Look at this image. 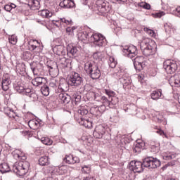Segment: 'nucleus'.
<instances>
[{"label":"nucleus","mask_w":180,"mask_h":180,"mask_svg":"<svg viewBox=\"0 0 180 180\" xmlns=\"http://www.w3.org/2000/svg\"><path fill=\"white\" fill-rule=\"evenodd\" d=\"M143 165L146 168L155 169L161 165V162L160 160L153 157L146 158L143 160V163H141V162H136V172H143Z\"/></svg>","instance_id":"f257e3e1"},{"label":"nucleus","mask_w":180,"mask_h":180,"mask_svg":"<svg viewBox=\"0 0 180 180\" xmlns=\"http://www.w3.org/2000/svg\"><path fill=\"white\" fill-rule=\"evenodd\" d=\"M84 71L92 79H99L102 75L98 63L95 61L86 62L84 64Z\"/></svg>","instance_id":"f03ea898"},{"label":"nucleus","mask_w":180,"mask_h":180,"mask_svg":"<svg viewBox=\"0 0 180 180\" xmlns=\"http://www.w3.org/2000/svg\"><path fill=\"white\" fill-rule=\"evenodd\" d=\"M152 44L153 40L148 38H146L140 42V49L143 56H146V57L154 56V54H155V49H154V46H153Z\"/></svg>","instance_id":"7ed1b4c3"},{"label":"nucleus","mask_w":180,"mask_h":180,"mask_svg":"<svg viewBox=\"0 0 180 180\" xmlns=\"http://www.w3.org/2000/svg\"><path fill=\"white\" fill-rule=\"evenodd\" d=\"M30 163L27 161L16 162L13 166V171L19 176H24L29 172Z\"/></svg>","instance_id":"20e7f679"},{"label":"nucleus","mask_w":180,"mask_h":180,"mask_svg":"<svg viewBox=\"0 0 180 180\" xmlns=\"http://www.w3.org/2000/svg\"><path fill=\"white\" fill-rule=\"evenodd\" d=\"M68 85L67 82H65L63 84H60L58 86V91H60V94L58 95V99L62 103H65V105H67L68 103H70L71 101V96L68 95L67 93H65V91L68 89L65 86Z\"/></svg>","instance_id":"39448f33"},{"label":"nucleus","mask_w":180,"mask_h":180,"mask_svg":"<svg viewBox=\"0 0 180 180\" xmlns=\"http://www.w3.org/2000/svg\"><path fill=\"white\" fill-rule=\"evenodd\" d=\"M89 43H93L96 47H102L106 43V38L101 34H92L89 39Z\"/></svg>","instance_id":"423d86ee"},{"label":"nucleus","mask_w":180,"mask_h":180,"mask_svg":"<svg viewBox=\"0 0 180 180\" xmlns=\"http://www.w3.org/2000/svg\"><path fill=\"white\" fill-rule=\"evenodd\" d=\"M68 85L70 86H79L82 84V77L77 72H74L68 80Z\"/></svg>","instance_id":"0eeeda50"},{"label":"nucleus","mask_w":180,"mask_h":180,"mask_svg":"<svg viewBox=\"0 0 180 180\" xmlns=\"http://www.w3.org/2000/svg\"><path fill=\"white\" fill-rule=\"evenodd\" d=\"M96 5L98 8V11L101 13H107L110 11V6H109V2L105 1V0H97Z\"/></svg>","instance_id":"6e6552de"},{"label":"nucleus","mask_w":180,"mask_h":180,"mask_svg":"<svg viewBox=\"0 0 180 180\" xmlns=\"http://www.w3.org/2000/svg\"><path fill=\"white\" fill-rule=\"evenodd\" d=\"M163 67L167 74H174V72H175L178 69V65H176L175 62H172L171 60L165 61Z\"/></svg>","instance_id":"1a4fd4ad"},{"label":"nucleus","mask_w":180,"mask_h":180,"mask_svg":"<svg viewBox=\"0 0 180 180\" xmlns=\"http://www.w3.org/2000/svg\"><path fill=\"white\" fill-rule=\"evenodd\" d=\"M108 127H105L102 124H99L97 127H96L95 130L93 133L94 137L95 139H102L103 137V135L106 134V131H108Z\"/></svg>","instance_id":"9d476101"},{"label":"nucleus","mask_w":180,"mask_h":180,"mask_svg":"<svg viewBox=\"0 0 180 180\" xmlns=\"http://www.w3.org/2000/svg\"><path fill=\"white\" fill-rule=\"evenodd\" d=\"M75 119L79 124L84 126L86 129H91V127H92V121L89 120V119L85 120L82 117L77 118V115H75Z\"/></svg>","instance_id":"9b49d317"},{"label":"nucleus","mask_w":180,"mask_h":180,"mask_svg":"<svg viewBox=\"0 0 180 180\" xmlns=\"http://www.w3.org/2000/svg\"><path fill=\"white\" fill-rule=\"evenodd\" d=\"M11 82H12L9 78V75H6L3 76L2 82H1V88L3 91H8V89H9V86H11Z\"/></svg>","instance_id":"f8f14e48"},{"label":"nucleus","mask_w":180,"mask_h":180,"mask_svg":"<svg viewBox=\"0 0 180 180\" xmlns=\"http://www.w3.org/2000/svg\"><path fill=\"white\" fill-rule=\"evenodd\" d=\"M169 84L171 86H176L179 88L180 86V75H174L172 76L169 79Z\"/></svg>","instance_id":"ddd939ff"},{"label":"nucleus","mask_w":180,"mask_h":180,"mask_svg":"<svg viewBox=\"0 0 180 180\" xmlns=\"http://www.w3.org/2000/svg\"><path fill=\"white\" fill-rule=\"evenodd\" d=\"M78 53V49H77V46H74L71 44H68L67 46V55L70 58H72V57H75V55Z\"/></svg>","instance_id":"4468645a"},{"label":"nucleus","mask_w":180,"mask_h":180,"mask_svg":"<svg viewBox=\"0 0 180 180\" xmlns=\"http://www.w3.org/2000/svg\"><path fill=\"white\" fill-rule=\"evenodd\" d=\"M59 6L63 9H70V8H74L75 4L72 0H63L60 3Z\"/></svg>","instance_id":"2eb2a0df"},{"label":"nucleus","mask_w":180,"mask_h":180,"mask_svg":"<svg viewBox=\"0 0 180 180\" xmlns=\"http://www.w3.org/2000/svg\"><path fill=\"white\" fill-rule=\"evenodd\" d=\"M30 67L34 75H39L41 72V64L34 62L30 64Z\"/></svg>","instance_id":"dca6fc26"},{"label":"nucleus","mask_w":180,"mask_h":180,"mask_svg":"<svg viewBox=\"0 0 180 180\" xmlns=\"http://www.w3.org/2000/svg\"><path fill=\"white\" fill-rule=\"evenodd\" d=\"M58 64L61 68H67L70 64L69 60L64 56H60L58 58Z\"/></svg>","instance_id":"f3484780"},{"label":"nucleus","mask_w":180,"mask_h":180,"mask_svg":"<svg viewBox=\"0 0 180 180\" xmlns=\"http://www.w3.org/2000/svg\"><path fill=\"white\" fill-rule=\"evenodd\" d=\"M91 36H92V34H89L86 32L79 33V40H82V41H84L85 43H88V41L89 43Z\"/></svg>","instance_id":"a211bd4d"},{"label":"nucleus","mask_w":180,"mask_h":180,"mask_svg":"<svg viewBox=\"0 0 180 180\" xmlns=\"http://www.w3.org/2000/svg\"><path fill=\"white\" fill-rule=\"evenodd\" d=\"M22 94L24 95H26L27 96H29V98H30L32 101H34V99H36V97L37 96V95H36L33 90H32V89L30 88H25Z\"/></svg>","instance_id":"6ab92c4d"},{"label":"nucleus","mask_w":180,"mask_h":180,"mask_svg":"<svg viewBox=\"0 0 180 180\" xmlns=\"http://www.w3.org/2000/svg\"><path fill=\"white\" fill-rule=\"evenodd\" d=\"M146 143L141 139H137L136 143V153H141V150H144Z\"/></svg>","instance_id":"aec40b11"},{"label":"nucleus","mask_w":180,"mask_h":180,"mask_svg":"<svg viewBox=\"0 0 180 180\" xmlns=\"http://www.w3.org/2000/svg\"><path fill=\"white\" fill-rule=\"evenodd\" d=\"M38 15L42 18H51L53 16V13L47 9L41 10L38 12Z\"/></svg>","instance_id":"412c9836"},{"label":"nucleus","mask_w":180,"mask_h":180,"mask_svg":"<svg viewBox=\"0 0 180 180\" xmlns=\"http://www.w3.org/2000/svg\"><path fill=\"white\" fill-rule=\"evenodd\" d=\"M28 125L30 129H32V130H36L40 127V123L36 120H30L28 122Z\"/></svg>","instance_id":"4be33fe9"},{"label":"nucleus","mask_w":180,"mask_h":180,"mask_svg":"<svg viewBox=\"0 0 180 180\" xmlns=\"http://www.w3.org/2000/svg\"><path fill=\"white\" fill-rule=\"evenodd\" d=\"M89 111L86 108H84V107H80L79 109L77 110V115H75L77 116V119H79V117H82V116H86V115H88Z\"/></svg>","instance_id":"5701e85b"},{"label":"nucleus","mask_w":180,"mask_h":180,"mask_svg":"<svg viewBox=\"0 0 180 180\" xmlns=\"http://www.w3.org/2000/svg\"><path fill=\"white\" fill-rule=\"evenodd\" d=\"M125 74L127 73H124V70L120 68L118 70L113 73L112 76L117 79H120V78L124 77Z\"/></svg>","instance_id":"b1692460"},{"label":"nucleus","mask_w":180,"mask_h":180,"mask_svg":"<svg viewBox=\"0 0 180 180\" xmlns=\"http://www.w3.org/2000/svg\"><path fill=\"white\" fill-rule=\"evenodd\" d=\"M11 171V167L8 163H1L0 165V172L1 174H6V172H9Z\"/></svg>","instance_id":"393cba45"},{"label":"nucleus","mask_w":180,"mask_h":180,"mask_svg":"<svg viewBox=\"0 0 180 180\" xmlns=\"http://www.w3.org/2000/svg\"><path fill=\"white\" fill-rule=\"evenodd\" d=\"M31 6V9L32 11H38V9H40V1L39 0H32L31 4H30Z\"/></svg>","instance_id":"a878e982"},{"label":"nucleus","mask_w":180,"mask_h":180,"mask_svg":"<svg viewBox=\"0 0 180 180\" xmlns=\"http://www.w3.org/2000/svg\"><path fill=\"white\" fill-rule=\"evenodd\" d=\"M161 95H162V93H161V91L160 90H155L152 92L150 94L151 98L153 99V101H157L161 98Z\"/></svg>","instance_id":"bb28decb"},{"label":"nucleus","mask_w":180,"mask_h":180,"mask_svg":"<svg viewBox=\"0 0 180 180\" xmlns=\"http://www.w3.org/2000/svg\"><path fill=\"white\" fill-rule=\"evenodd\" d=\"M127 56L132 60L134 67L136 68V47L132 49L131 52L127 53Z\"/></svg>","instance_id":"cd10ccee"},{"label":"nucleus","mask_w":180,"mask_h":180,"mask_svg":"<svg viewBox=\"0 0 180 180\" xmlns=\"http://www.w3.org/2000/svg\"><path fill=\"white\" fill-rule=\"evenodd\" d=\"M56 54L57 56H60V57H63V56H65V48L63 46H58L56 47Z\"/></svg>","instance_id":"c85d7f7f"},{"label":"nucleus","mask_w":180,"mask_h":180,"mask_svg":"<svg viewBox=\"0 0 180 180\" xmlns=\"http://www.w3.org/2000/svg\"><path fill=\"white\" fill-rule=\"evenodd\" d=\"M39 164L42 167L44 165H49V157L47 155L41 157L39 160Z\"/></svg>","instance_id":"c756f323"},{"label":"nucleus","mask_w":180,"mask_h":180,"mask_svg":"<svg viewBox=\"0 0 180 180\" xmlns=\"http://www.w3.org/2000/svg\"><path fill=\"white\" fill-rule=\"evenodd\" d=\"M32 84L34 86H39L43 84V77H36L32 80Z\"/></svg>","instance_id":"7c9ffc66"},{"label":"nucleus","mask_w":180,"mask_h":180,"mask_svg":"<svg viewBox=\"0 0 180 180\" xmlns=\"http://www.w3.org/2000/svg\"><path fill=\"white\" fill-rule=\"evenodd\" d=\"M106 108H108L106 105H101L98 108H96V116H101V113H103L105 110H106Z\"/></svg>","instance_id":"2f4dec72"},{"label":"nucleus","mask_w":180,"mask_h":180,"mask_svg":"<svg viewBox=\"0 0 180 180\" xmlns=\"http://www.w3.org/2000/svg\"><path fill=\"white\" fill-rule=\"evenodd\" d=\"M120 83L123 84V85H129L131 84L130 77H127V73L125 74L122 78L120 79Z\"/></svg>","instance_id":"473e14b6"},{"label":"nucleus","mask_w":180,"mask_h":180,"mask_svg":"<svg viewBox=\"0 0 180 180\" xmlns=\"http://www.w3.org/2000/svg\"><path fill=\"white\" fill-rule=\"evenodd\" d=\"M41 92L44 96H49L50 95V88L47 85H44L41 88Z\"/></svg>","instance_id":"72a5a7b5"},{"label":"nucleus","mask_w":180,"mask_h":180,"mask_svg":"<svg viewBox=\"0 0 180 180\" xmlns=\"http://www.w3.org/2000/svg\"><path fill=\"white\" fill-rule=\"evenodd\" d=\"M108 65L111 68H115L117 65V61L115 60V57L110 56L108 59Z\"/></svg>","instance_id":"f704fd0d"},{"label":"nucleus","mask_w":180,"mask_h":180,"mask_svg":"<svg viewBox=\"0 0 180 180\" xmlns=\"http://www.w3.org/2000/svg\"><path fill=\"white\" fill-rule=\"evenodd\" d=\"M100 102L104 105V106H107V108H110V100L108 99L105 96H102L101 100Z\"/></svg>","instance_id":"c9c22d12"},{"label":"nucleus","mask_w":180,"mask_h":180,"mask_svg":"<svg viewBox=\"0 0 180 180\" xmlns=\"http://www.w3.org/2000/svg\"><path fill=\"white\" fill-rule=\"evenodd\" d=\"M138 6L140 8H143V9H147L148 11L151 9V5L146 2H141L138 4Z\"/></svg>","instance_id":"e433bc0d"},{"label":"nucleus","mask_w":180,"mask_h":180,"mask_svg":"<svg viewBox=\"0 0 180 180\" xmlns=\"http://www.w3.org/2000/svg\"><path fill=\"white\" fill-rule=\"evenodd\" d=\"M41 143L45 144V146H51L53 144V141L49 138H41Z\"/></svg>","instance_id":"4c0bfd02"},{"label":"nucleus","mask_w":180,"mask_h":180,"mask_svg":"<svg viewBox=\"0 0 180 180\" xmlns=\"http://www.w3.org/2000/svg\"><path fill=\"white\" fill-rule=\"evenodd\" d=\"M150 151L151 153H158L160 151V144L151 145Z\"/></svg>","instance_id":"58836bf2"},{"label":"nucleus","mask_w":180,"mask_h":180,"mask_svg":"<svg viewBox=\"0 0 180 180\" xmlns=\"http://www.w3.org/2000/svg\"><path fill=\"white\" fill-rule=\"evenodd\" d=\"M8 40L11 44L15 45L16 43H18V37H16L15 34H13L8 38Z\"/></svg>","instance_id":"ea45409f"},{"label":"nucleus","mask_w":180,"mask_h":180,"mask_svg":"<svg viewBox=\"0 0 180 180\" xmlns=\"http://www.w3.org/2000/svg\"><path fill=\"white\" fill-rule=\"evenodd\" d=\"M129 169H130V171H132L134 174H136V172H134V170L136 169V160H132L131 162H130L129 165Z\"/></svg>","instance_id":"a19ab883"},{"label":"nucleus","mask_w":180,"mask_h":180,"mask_svg":"<svg viewBox=\"0 0 180 180\" xmlns=\"http://www.w3.org/2000/svg\"><path fill=\"white\" fill-rule=\"evenodd\" d=\"M136 46H126L123 49V52L125 53V54H129V53H131V51H133V49Z\"/></svg>","instance_id":"79ce46f5"},{"label":"nucleus","mask_w":180,"mask_h":180,"mask_svg":"<svg viewBox=\"0 0 180 180\" xmlns=\"http://www.w3.org/2000/svg\"><path fill=\"white\" fill-rule=\"evenodd\" d=\"M110 108H112V106L116 105L117 103H119V98L114 96L111 98V100H110Z\"/></svg>","instance_id":"37998d69"},{"label":"nucleus","mask_w":180,"mask_h":180,"mask_svg":"<svg viewBox=\"0 0 180 180\" xmlns=\"http://www.w3.org/2000/svg\"><path fill=\"white\" fill-rule=\"evenodd\" d=\"M105 94L108 95L109 98H113L115 97V95H116V93H115V91L110 89H105Z\"/></svg>","instance_id":"c03bdc74"},{"label":"nucleus","mask_w":180,"mask_h":180,"mask_svg":"<svg viewBox=\"0 0 180 180\" xmlns=\"http://www.w3.org/2000/svg\"><path fill=\"white\" fill-rule=\"evenodd\" d=\"M94 60H101L102 58V52H96L93 53Z\"/></svg>","instance_id":"a18cd8bd"},{"label":"nucleus","mask_w":180,"mask_h":180,"mask_svg":"<svg viewBox=\"0 0 180 180\" xmlns=\"http://www.w3.org/2000/svg\"><path fill=\"white\" fill-rule=\"evenodd\" d=\"M144 31L146 32V33H148V34L150 36V37H155V32L153 30L145 28Z\"/></svg>","instance_id":"49530a36"},{"label":"nucleus","mask_w":180,"mask_h":180,"mask_svg":"<svg viewBox=\"0 0 180 180\" xmlns=\"http://www.w3.org/2000/svg\"><path fill=\"white\" fill-rule=\"evenodd\" d=\"M82 172H83V174H89V172H91V166H84L82 168Z\"/></svg>","instance_id":"de8ad7c7"},{"label":"nucleus","mask_w":180,"mask_h":180,"mask_svg":"<svg viewBox=\"0 0 180 180\" xmlns=\"http://www.w3.org/2000/svg\"><path fill=\"white\" fill-rule=\"evenodd\" d=\"M64 161H65L67 164H72V155H66L64 158Z\"/></svg>","instance_id":"09e8293b"},{"label":"nucleus","mask_w":180,"mask_h":180,"mask_svg":"<svg viewBox=\"0 0 180 180\" xmlns=\"http://www.w3.org/2000/svg\"><path fill=\"white\" fill-rule=\"evenodd\" d=\"M143 67H145L144 63L138 61V64H136V70L138 71H141Z\"/></svg>","instance_id":"8fccbe9b"},{"label":"nucleus","mask_w":180,"mask_h":180,"mask_svg":"<svg viewBox=\"0 0 180 180\" xmlns=\"http://www.w3.org/2000/svg\"><path fill=\"white\" fill-rule=\"evenodd\" d=\"M15 89H16L17 92H18L19 94H23V92L25 91V87L20 84L15 87Z\"/></svg>","instance_id":"3c124183"},{"label":"nucleus","mask_w":180,"mask_h":180,"mask_svg":"<svg viewBox=\"0 0 180 180\" xmlns=\"http://www.w3.org/2000/svg\"><path fill=\"white\" fill-rule=\"evenodd\" d=\"M164 15H165V13H164V11H159V12L153 14V16H154V18H162V16H164Z\"/></svg>","instance_id":"603ef678"},{"label":"nucleus","mask_w":180,"mask_h":180,"mask_svg":"<svg viewBox=\"0 0 180 180\" xmlns=\"http://www.w3.org/2000/svg\"><path fill=\"white\" fill-rule=\"evenodd\" d=\"M72 101H75V105H77V103H79L81 101V96H73Z\"/></svg>","instance_id":"864d4df0"},{"label":"nucleus","mask_w":180,"mask_h":180,"mask_svg":"<svg viewBox=\"0 0 180 180\" xmlns=\"http://www.w3.org/2000/svg\"><path fill=\"white\" fill-rule=\"evenodd\" d=\"M60 22H62V23H65V25H72V20H67L65 18H60Z\"/></svg>","instance_id":"5fc2aeb1"},{"label":"nucleus","mask_w":180,"mask_h":180,"mask_svg":"<svg viewBox=\"0 0 180 180\" xmlns=\"http://www.w3.org/2000/svg\"><path fill=\"white\" fill-rule=\"evenodd\" d=\"M94 99L96 101V102H101V100L102 99V96L99 95V94H94Z\"/></svg>","instance_id":"6e6d98bb"},{"label":"nucleus","mask_w":180,"mask_h":180,"mask_svg":"<svg viewBox=\"0 0 180 180\" xmlns=\"http://www.w3.org/2000/svg\"><path fill=\"white\" fill-rule=\"evenodd\" d=\"M72 164H78L79 162V158L77 156H72Z\"/></svg>","instance_id":"4d7b16f0"},{"label":"nucleus","mask_w":180,"mask_h":180,"mask_svg":"<svg viewBox=\"0 0 180 180\" xmlns=\"http://www.w3.org/2000/svg\"><path fill=\"white\" fill-rule=\"evenodd\" d=\"M61 20L58 21H53V24L54 25V26H56V27H60V26H61Z\"/></svg>","instance_id":"13d9d810"},{"label":"nucleus","mask_w":180,"mask_h":180,"mask_svg":"<svg viewBox=\"0 0 180 180\" xmlns=\"http://www.w3.org/2000/svg\"><path fill=\"white\" fill-rule=\"evenodd\" d=\"M13 157L15 160H20V154L18 153V152L13 153Z\"/></svg>","instance_id":"bf43d9fd"},{"label":"nucleus","mask_w":180,"mask_h":180,"mask_svg":"<svg viewBox=\"0 0 180 180\" xmlns=\"http://www.w3.org/2000/svg\"><path fill=\"white\" fill-rule=\"evenodd\" d=\"M4 9L5 11H6L7 12H11L12 11V8L11 7L10 4H7L4 6Z\"/></svg>","instance_id":"052dcab7"},{"label":"nucleus","mask_w":180,"mask_h":180,"mask_svg":"<svg viewBox=\"0 0 180 180\" xmlns=\"http://www.w3.org/2000/svg\"><path fill=\"white\" fill-rule=\"evenodd\" d=\"M66 32H67V33H68V34H74V32L72 31V28H71V27L66 28Z\"/></svg>","instance_id":"680f3d73"},{"label":"nucleus","mask_w":180,"mask_h":180,"mask_svg":"<svg viewBox=\"0 0 180 180\" xmlns=\"http://www.w3.org/2000/svg\"><path fill=\"white\" fill-rule=\"evenodd\" d=\"M156 133L158 134H160V136H164V131H162L161 129H158L156 131Z\"/></svg>","instance_id":"e2e57ef3"},{"label":"nucleus","mask_w":180,"mask_h":180,"mask_svg":"<svg viewBox=\"0 0 180 180\" xmlns=\"http://www.w3.org/2000/svg\"><path fill=\"white\" fill-rule=\"evenodd\" d=\"M174 155H165L163 157L164 160H172Z\"/></svg>","instance_id":"0e129e2a"},{"label":"nucleus","mask_w":180,"mask_h":180,"mask_svg":"<svg viewBox=\"0 0 180 180\" xmlns=\"http://www.w3.org/2000/svg\"><path fill=\"white\" fill-rule=\"evenodd\" d=\"M143 79H144L143 75H138V80L141 84H143Z\"/></svg>","instance_id":"69168bd1"},{"label":"nucleus","mask_w":180,"mask_h":180,"mask_svg":"<svg viewBox=\"0 0 180 180\" xmlns=\"http://www.w3.org/2000/svg\"><path fill=\"white\" fill-rule=\"evenodd\" d=\"M49 86L50 88H57V85L56 84V83L51 82L49 83Z\"/></svg>","instance_id":"338daca9"},{"label":"nucleus","mask_w":180,"mask_h":180,"mask_svg":"<svg viewBox=\"0 0 180 180\" xmlns=\"http://www.w3.org/2000/svg\"><path fill=\"white\" fill-rule=\"evenodd\" d=\"M14 113L15 112H13V110H12V111H10L9 112H7L6 113V115H7V116H9L10 117H14Z\"/></svg>","instance_id":"774afa93"}]
</instances>
